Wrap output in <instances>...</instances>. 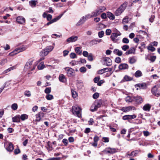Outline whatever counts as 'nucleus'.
<instances>
[{
	"label": "nucleus",
	"mask_w": 160,
	"mask_h": 160,
	"mask_svg": "<svg viewBox=\"0 0 160 160\" xmlns=\"http://www.w3.org/2000/svg\"><path fill=\"white\" fill-rule=\"evenodd\" d=\"M38 64V62H34L33 59H30L26 64L24 68V71L28 74L32 73V72L35 69Z\"/></svg>",
	"instance_id": "nucleus-1"
},
{
	"label": "nucleus",
	"mask_w": 160,
	"mask_h": 160,
	"mask_svg": "<svg viewBox=\"0 0 160 160\" xmlns=\"http://www.w3.org/2000/svg\"><path fill=\"white\" fill-rule=\"evenodd\" d=\"M54 48L53 46H49L47 47L44 50H42L40 52V55L42 57L40 59V60L41 61L44 59L43 57L47 55L48 53L52 50Z\"/></svg>",
	"instance_id": "nucleus-2"
},
{
	"label": "nucleus",
	"mask_w": 160,
	"mask_h": 160,
	"mask_svg": "<svg viewBox=\"0 0 160 160\" xmlns=\"http://www.w3.org/2000/svg\"><path fill=\"white\" fill-rule=\"evenodd\" d=\"M102 104V100L98 99L96 100L92 105L90 110L92 112H94L97 110L100 107Z\"/></svg>",
	"instance_id": "nucleus-3"
},
{
	"label": "nucleus",
	"mask_w": 160,
	"mask_h": 160,
	"mask_svg": "<svg viewBox=\"0 0 160 160\" xmlns=\"http://www.w3.org/2000/svg\"><path fill=\"white\" fill-rule=\"evenodd\" d=\"M73 114L78 118L81 117V110L79 107L77 105L73 106L72 107Z\"/></svg>",
	"instance_id": "nucleus-4"
},
{
	"label": "nucleus",
	"mask_w": 160,
	"mask_h": 160,
	"mask_svg": "<svg viewBox=\"0 0 160 160\" xmlns=\"http://www.w3.org/2000/svg\"><path fill=\"white\" fill-rule=\"evenodd\" d=\"M127 3L124 2L122 4L115 12L114 14L116 16H118L125 10L127 7Z\"/></svg>",
	"instance_id": "nucleus-5"
},
{
	"label": "nucleus",
	"mask_w": 160,
	"mask_h": 160,
	"mask_svg": "<svg viewBox=\"0 0 160 160\" xmlns=\"http://www.w3.org/2000/svg\"><path fill=\"white\" fill-rule=\"evenodd\" d=\"M151 91L152 93L155 96L158 97L160 95V87L158 85L154 86Z\"/></svg>",
	"instance_id": "nucleus-6"
},
{
	"label": "nucleus",
	"mask_w": 160,
	"mask_h": 160,
	"mask_svg": "<svg viewBox=\"0 0 160 160\" xmlns=\"http://www.w3.org/2000/svg\"><path fill=\"white\" fill-rule=\"evenodd\" d=\"M121 35V33L118 31L116 32L112 33L110 36V38L113 42H117L119 40L118 37Z\"/></svg>",
	"instance_id": "nucleus-7"
},
{
	"label": "nucleus",
	"mask_w": 160,
	"mask_h": 160,
	"mask_svg": "<svg viewBox=\"0 0 160 160\" xmlns=\"http://www.w3.org/2000/svg\"><path fill=\"white\" fill-rule=\"evenodd\" d=\"M117 149L115 148H106L103 150V152L107 153L113 154L117 152Z\"/></svg>",
	"instance_id": "nucleus-8"
},
{
	"label": "nucleus",
	"mask_w": 160,
	"mask_h": 160,
	"mask_svg": "<svg viewBox=\"0 0 160 160\" xmlns=\"http://www.w3.org/2000/svg\"><path fill=\"white\" fill-rule=\"evenodd\" d=\"M4 146L7 150L9 152H12L14 149L13 145L10 142L5 143L4 144Z\"/></svg>",
	"instance_id": "nucleus-9"
},
{
	"label": "nucleus",
	"mask_w": 160,
	"mask_h": 160,
	"mask_svg": "<svg viewBox=\"0 0 160 160\" xmlns=\"http://www.w3.org/2000/svg\"><path fill=\"white\" fill-rule=\"evenodd\" d=\"M136 108L133 106L123 107L121 109V110L124 112H127L130 111L136 110Z\"/></svg>",
	"instance_id": "nucleus-10"
},
{
	"label": "nucleus",
	"mask_w": 160,
	"mask_h": 160,
	"mask_svg": "<svg viewBox=\"0 0 160 160\" xmlns=\"http://www.w3.org/2000/svg\"><path fill=\"white\" fill-rule=\"evenodd\" d=\"M65 69L66 73L69 77H71L74 75V70L72 68L67 67Z\"/></svg>",
	"instance_id": "nucleus-11"
},
{
	"label": "nucleus",
	"mask_w": 160,
	"mask_h": 160,
	"mask_svg": "<svg viewBox=\"0 0 160 160\" xmlns=\"http://www.w3.org/2000/svg\"><path fill=\"white\" fill-rule=\"evenodd\" d=\"M78 37L77 36H73L68 38L66 40L68 43L75 42L78 40Z\"/></svg>",
	"instance_id": "nucleus-12"
},
{
	"label": "nucleus",
	"mask_w": 160,
	"mask_h": 160,
	"mask_svg": "<svg viewBox=\"0 0 160 160\" xmlns=\"http://www.w3.org/2000/svg\"><path fill=\"white\" fill-rule=\"evenodd\" d=\"M26 49V48L23 46L16 48L13 51L15 52L14 54L16 55L20 52L25 50Z\"/></svg>",
	"instance_id": "nucleus-13"
},
{
	"label": "nucleus",
	"mask_w": 160,
	"mask_h": 160,
	"mask_svg": "<svg viewBox=\"0 0 160 160\" xmlns=\"http://www.w3.org/2000/svg\"><path fill=\"white\" fill-rule=\"evenodd\" d=\"M17 22L19 24H22L25 22V19L22 16H18L16 18Z\"/></svg>",
	"instance_id": "nucleus-14"
},
{
	"label": "nucleus",
	"mask_w": 160,
	"mask_h": 160,
	"mask_svg": "<svg viewBox=\"0 0 160 160\" xmlns=\"http://www.w3.org/2000/svg\"><path fill=\"white\" fill-rule=\"evenodd\" d=\"M102 42V40L100 39H94L92 40L90 42V44L92 46Z\"/></svg>",
	"instance_id": "nucleus-15"
},
{
	"label": "nucleus",
	"mask_w": 160,
	"mask_h": 160,
	"mask_svg": "<svg viewBox=\"0 0 160 160\" xmlns=\"http://www.w3.org/2000/svg\"><path fill=\"white\" fill-rule=\"evenodd\" d=\"M134 100L137 104L142 103L143 102L142 98L140 96H137L134 97Z\"/></svg>",
	"instance_id": "nucleus-16"
},
{
	"label": "nucleus",
	"mask_w": 160,
	"mask_h": 160,
	"mask_svg": "<svg viewBox=\"0 0 160 160\" xmlns=\"http://www.w3.org/2000/svg\"><path fill=\"white\" fill-rule=\"evenodd\" d=\"M151 107V106L149 104H146L143 106V109L145 111H149Z\"/></svg>",
	"instance_id": "nucleus-17"
},
{
	"label": "nucleus",
	"mask_w": 160,
	"mask_h": 160,
	"mask_svg": "<svg viewBox=\"0 0 160 160\" xmlns=\"http://www.w3.org/2000/svg\"><path fill=\"white\" fill-rule=\"evenodd\" d=\"M111 70V68H106L98 70L97 72L98 74H102L105 72H108V71H110Z\"/></svg>",
	"instance_id": "nucleus-18"
},
{
	"label": "nucleus",
	"mask_w": 160,
	"mask_h": 160,
	"mask_svg": "<svg viewBox=\"0 0 160 160\" xmlns=\"http://www.w3.org/2000/svg\"><path fill=\"white\" fill-rule=\"evenodd\" d=\"M119 68L120 69H126L128 68V65L126 63H122L120 64L119 66Z\"/></svg>",
	"instance_id": "nucleus-19"
},
{
	"label": "nucleus",
	"mask_w": 160,
	"mask_h": 160,
	"mask_svg": "<svg viewBox=\"0 0 160 160\" xmlns=\"http://www.w3.org/2000/svg\"><path fill=\"white\" fill-rule=\"evenodd\" d=\"M97 9L95 11L92 12L91 14H88L90 16V18H91L93 17H96L99 15Z\"/></svg>",
	"instance_id": "nucleus-20"
},
{
	"label": "nucleus",
	"mask_w": 160,
	"mask_h": 160,
	"mask_svg": "<svg viewBox=\"0 0 160 160\" xmlns=\"http://www.w3.org/2000/svg\"><path fill=\"white\" fill-rule=\"evenodd\" d=\"M12 121L13 122H20V116L17 115L12 118Z\"/></svg>",
	"instance_id": "nucleus-21"
},
{
	"label": "nucleus",
	"mask_w": 160,
	"mask_h": 160,
	"mask_svg": "<svg viewBox=\"0 0 160 160\" xmlns=\"http://www.w3.org/2000/svg\"><path fill=\"white\" fill-rule=\"evenodd\" d=\"M139 153V151L138 150H135L132 151L130 154H127V156L132 157L136 156Z\"/></svg>",
	"instance_id": "nucleus-22"
},
{
	"label": "nucleus",
	"mask_w": 160,
	"mask_h": 160,
	"mask_svg": "<svg viewBox=\"0 0 160 160\" xmlns=\"http://www.w3.org/2000/svg\"><path fill=\"white\" fill-rule=\"evenodd\" d=\"M113 53L118 56H121L122 54V51L118 49H115L113 51Z\"/></svg>",
	"instance_id": "nucleus-23"
},
{
	"label": "nucleus",
	"mask_w": 160,
	"mask_h": 160,
	"mask_svg": "<svg viewBox=\"0 0 160 160\" xmlns=\"http://www.w3.org/2000/svg\"><path fill=\"white\" fill-rule=\"evenodd\" d=\"M105 63L107 66H110L111 64L112 60L108 58H106L104 59Z\"/></svg>",
	"instance_id": "nucleus-24"
},
{
	"label": "nucleus",
	"mask_w": 160,
	"mask_h": 160,
	"mask_svg": "<svg viewBox=\"0 0 160 160\" xmlns=\"http://www.w3.org/2000/svg\"><path fill=\"white\" fill-rule=\"evenodd\" d=\"M137 86L140 89H144L146 88L147 85L145 83H139L137 85Z\"/></svg>",
	"instance_id": "nucleus-25"
},
{
	"label": "nucleus",
	"mask_w": 160,
	"mask_h": 160,
	"mask_svg": "<svg viewBox=\"0 0 160 160\" xmlns=\"http://www.w3.org/2000/svg\"><path fill=\"white\" fill-rule=\"evenodd\" d=\"M106 10V8L104 6H101L98 8L97 10L99 14H100L102 12Z\"/></svg>",
	"instance_id": "nucleus-26"
},
{
	"label": "nucleus",
	"mask_w": 160,
	"mask_h": 160,
	"mask_svg": "<svg viewBox=\"0 0 160 160\" xmlns=\"http://www.w3.org/2000/svg\"><path fill=\"white\" fill-rule=\"evenodd\" d=\"M135 49L134 48H131L130 50L125 52V54L126 55H128L129 54L132 53H134L135 52Z\"/></svg>",
	"instance_id": "nucleus-27"
},
{
	"label": "nucleus",
	"mask_w": 160,
	"mask_h": 160,
	"mask_svg": "<svg viewBox=\"0 0 160 160\" xmlns=\"http://www.w3.org/2000/svg\"><path fill=\"white\" fill-rule=\"evenodd\" d=\"M125 101L126 102H132L133 101H134V97L128 96L125 98Z\"/></svg>",
	"instance_id": "nucleus-28"
},
{
	"label": "nucleus",
	"mask_w": 160,
	"mask_h": 160,
	"mask_svg": "<svg viewBox=\"0 0 160 160\" xmlns=\"http://www.w3.org/2000/svg\"><path fill=\"white\" fill-rule=\"evenodd\" d=\"M108 17L111 20H114L115 18L114 15L110 12L107 13Z\"/></svg>",
	"instance_id": "nucleus-29"
},
{
	"label": "nucleus",
	"mask_w": 160,
	"mask_h": 160,
	"mask_svg": "<svg viewBox=\"0 0 160 160\" xmlns=\"http://www.w3.org/2000/svg\"><path fill=\"white\" fill-rule=\"evenodd\" d=\"M142 75V72L140 70L137 71L134 73V76L137 78L141 77Z\"/></svg>",
	"instance_id": "nucleus-30"
},
{
	"label": "nucleus",
	"mask_w": 160,
	"mask_h": 160,
	"mask_svg": "<svg viewBox=\"0 0 160 160\" xmlns=\"http://www.w3.org/2000/svg\"><path fill=\"white\" fill-rule=\"evenodd\" d=\"M47 148L49 151H51L53 149V148L52 147V144L51 142H48Z\"/></svg>",
	"instance_id": "nucleus-31"
},
{
	"label": "nucleus",
	"mask_w": 160,
	"mask_h": 160,
	"mask_svg": "<svg viewBox=\"0 0 160 160\" xmlns=\"http://www.w3.org/2000/svg\"><path fill=\"white\" fill-rule=\"evenodd\" d=\"M129 18L128 16L125 17L123 19L122 21V23L124 24L126 23H128V22Z\"/></svg>",
	"instance_id": "nucleus-32"
},
{
	"label": "nucleus",
	"mask_w": 160,
	"mask_h": 160,
	"mask_svg": "<svg viewBox=\"0 0 160 160\" xmlns=\"http://www.w3.org/2000/svg\"><path fill=\"white\" fill-rule=\"evenodd\" d=\"M136 61V59L134 57H131L129 58V62L130 64H133Z\"/></svg>",
	"instance_id": "nucleus-33"
},
{
	"label": "nucleus",
	"mask_w": 160,
	"mask_h": 160,
	"mask_svg": "<svg viewBox=\"0 0 160 160\" xmlns=\"http://www.w3.org/2000/svg\"><path fill=\"white\" fill-rule=\"evenodd\" d=\"M75 50L76 52L78 54H81L82 53V50L79 47H77L75 48Z\"/></svg>",
	"instance_id": "nucleus-34"
},
{
	"label": "nucleus",
	"mask_w": 160,
	"mask_h": 160,
	"mask_svg": "<svg viewBox=\"0 0 160 160\" xmlns=\"http://www.w3.org/2000/svg\"><path fill=\"white\" fill-rule=\"evenodd\" d=\"M37 1H29V3L30 5V6H31V7L32 8H33V7H35L36 5V2Z\"/></svg>",
	"instance_id": "nucleus-35"
},
{
	"label": "nucleus",
	"mask_w": 160,
	"mask_h": 160,
	"mask_svg": "<svg viewBox=\"0 0 160 160\" xmlns=\"http://www.w3.org/2000/svg\"><path fill=\"white\" fill-rule=\"evenodd\" d=\"M28 116L26 114H23L20 116V119L24 121L28 118Z\"/></svg>",
	"instance_id": "nucleus-36"
},
{
	"label": "nucleus",
	"mask_w": 160,
	"mask_h": 160,
	"mask_svg": "<svg viewBox=\"0 0 160 160\" xmlns=\"http://www.w3.org/2000/svg\"><path fill=\"white\" fill-rule=\"evenodd\" d=\"M62 14H61L58 16L56 17L55 18H54L53 19L51 20L52 22V23H53L54 22H55L56 21H57L58 20H59L62 17Z\"/></svg>",
	"instance_id": "nucleus-37"
},
{
	"label": "nucleus",
	"mask_w": 160,
	"mask_h": 160,
	"mask_svg": "<svg viewBox=\"0 0 160 160\" xmlns=\"http://www.w3.org/2000/svg\"><path fill=\"white\" fill-rule=\"evenodd\" d=\"M45 66L43 64V63L41 62L38 66V68L39 70H41L44 68Z\"/></svg>",
	"instance_id": "nucleus-38"
},
{
	"label": "nucleus",
	"mask_w": 160,
	"mask_h": 160,
	"mask_svg": "<svg viewBox=\"0 0 160 160\" xmlns=\"http://www.w3.org/2000/svg\"><path fill=\"white\" fill-rule=\"evenodd\" d=\"M46 98L48 100H51L53 98V97L52 95L48 94L46 95Z\"/></svg>",
	"instance_id": "nucleus-39"
},
{
	"label": "nucleus",
	"mask_w": 160,
	"mask_h": 160,
	"mask_svg": "<svg viewBox=\"0 0 160 160\" xmlns=\"http://www.w3.org/2000/svg\"><path fill=\"white\" fill-rule=\"evenodd\" d=\"M89 18H90L88 14L85 16H83L82 18V20H83L84 22H85Z\"/></svg>",
	"instance_id": "nucleus-40"
},
{
	"label": "nucleus",
	"mask_w": 160,
	"mask_h": 160,
	"mask_svg": "<svg viewBox=\"0 0 160 160\" xmlns=\"http://www.w3.org/2000/svg\"><path fill=\"white\" fill-rule=\"evenodd\" d=\"M18 105L16 103L13 104L11 106V108L13 110H15L17 109L18 108Z\"/></svg>",
	"instance_id": "nucleus-41"
},
{
	"label": "nucleus",
	"mask_w": 160,
	"mask_h": 160,
	"mask_svg": "<svg viewBox=\"0 0 160 160\" xmlns=\"http://www.w3.org/2000/svg\"><path fill=\"white\" fill-rule=\"evenodd\" d=\"M7 62V59H3L0 62V65L2 66L4 65Z\"/></svg>",
	"instance_id": "nucleus-42"
},
{
	"label": "nucleus",
	"mask_w": 160,
	"mask_h": 160,
	"mask_svg": "<svg viewBox=\"0 0 160 160\" xmlns=\"http://www.w3.org/2000/svg\"><path fill=\"white\" fill-rule=\"evenodd\" d=\"M122 42L124 43L128 44L129 42V40L128 38H124L122 39Z\"/></svg>",
	"instance_id": "nucleus-43"
},
{
	"label": "nucleus",
	"mask_w": 160,
	"mask_h": 160,
	"mask_svg": "<svg viewBox=\"0 0 160 160\" xmlns=\"http://www.w3.org/2000/svg\"><path fill=\"white\" fill-rule=\"evenodd\" d=\"M1 48H4L5 50H8L10 49V47L9 45L6 44V45L1 47Z\"/></svg>",
	"instance_id": "nucleus-44"
},
{
	"label": "nucleus",
	"mask_w": 160,
	"mask_h": 160,
	"mask_svg": "<svg viewBox=\"0 0 160 160\" xmlns=\"http://www.w3.org/2000/svg\"><path fill=\"white\" fill-rule=\"evenodd\" d=\"M72 97L74 98H76L78 96V94L74 90H72Z\"/></svg>",
	"instance_id": "nucleus-45"
},
{
	"label": "nucleus",
	"mask_w": 160,
	"mask_h": 160,
	"mask_svg": "<svg viewBox=\"0 0 160 160\" xmlns=\"http://www.w3.org/2000/svg\"><path fill=\"white\" fill-rule=\"evenodd\" d=\"M129 47L128 45L126 44L123 46L122 47V48L123 51H126L128 49H129Z\"/></svg>",
	"instance_id": "nucleus-46"
},
{
	"label": "nucleus",
	"mask_w": 160,
	"mask_h": 160,
	"mask_svg": "<svg viewBox=\"0 0 160 160\" xmlns=\"http://www.w3.org/2000/svg\"><path fill=\"white\" fill-rule=\"evenodd\" d=\"M104 32L103 31H101L98 32V36L99 38H102L104 35Z\"/></svg>",
	"instance_id": "nucleus-47"
},
{
	"label": "nucleus",
	"mask_w": 160,
	"mask_h": 160,
	"mask_svg": "<svg viewBox=\"0 0 160 160\" xmlns=\"http://www.w3.org/2000/svg\"><path fill=\"white\" fill-rule=\"evenodd\" d=\"M94 82L95 83H97V85L99 86H101L104 82L103 81H94Z\"/></svg>",
	"instance_id": "nucleus-48"
},
{
	"label": "nucleus",
	"mask_w": 160,
	"mask_h": 160,
	"mask_svg": "<svg viewBox=\"0 0 160 160\" xmlns=\"http://www.w3.org/2000/svg\"><path fill=\"white\" fill-rule=\"evenodd\" d=\"M51 92V88H47L45 89L44 90L45 92L47 94H48L50 93Z\"/></svg>",
	"instance_id": "nucleus-49"
},
{
	"label": "nucleus",
	"mask_w": 160,
	"mask_h": 160,
	"mask_svg": "<svg viewBox=\"0 0 160 160\" xmlns=\"http://www.w3.org/2000/svg\"><path fill=\"white\" fill-rule=\"evenodd\" d=\"M152 46V45L151 46H149L147 48L148 50L151 51L152 52H153L155 50V48Z\"/></svg>",
	"instance_id": "nucleus-50"
},
{
	"label": "nucleus",
	"mask_w": 160,
	"mask_h": 160,
	"mask_svg": "<svg viewBox=\"0 0 160 160\" xmlns=\"http://www.w3.org/2000/svg\"><path fill=\"white\" fill-rule=\"evenodd\" d=\"M88 60L90 61H92L93 60V56L92 53H90L89 55L87 57Z\"/></svg>",
	"instance_id": "nucleus-51"
},
{
	"label": "nucleus",
	"mask_w": 160,
	"mask_h": 160,
	"mask_svg": "<svg viewBox=\"0 0 160 160\" xmlns=\"http://www.w3.org/2000/svg\"><path fill=\"white\" fill-rule=\"evenodd\" d=\"M70 57L71 58H77V56L76 54L74 53H71L70 55Z\"/></svg>",
	"instance_id": "nucleus-52"
},
{
	"label": "nucleus",
	"mask_w": 160,
	"mask_h": 160,
	"mask_svg": "<svg viewBox=\"0 0 160 160\" xmlns=\"http://www.w3.org/2000/svg\"><path fill=\"white\" fill-rule=\"evenodd\" d=\"M84 21H83V20H82V18L79 20V22H78L77 24H76V25L77 26H79L82 24H83V23H84Z\"/></svg>",
	"instance_id": "nucleus-53"
},
{
	"label": "nucleus",
	"mask_w": 160,
	"mask_h": 160,
	"mask_svg": "<svg viewBox=\"0 0 160 160\" xmlns=\"http://www.w3.org/2000/svg\"><path fill=\"white\" fill-rule=\"evenodd\" d=\"M24 94L26 96L28 97H30L31 95L30 92L29 91H25L24 92Z\"/></svg>",
	"instance_id": "nucleus-54"
},
{
	"label": "nucleus",
	"mask_w": 160,
	"mask_h": 160,
	"mask_svg": "<svg viewBox=\"0 0 160 160\" xmlns=\"http://www.w3.org/2000/svg\"><path fill=\"white\" fill-rule=\"evenodd\" d=\"M62 142L64 144L65 146H66L68 143V141L67 139H63L62 140Z\"/></svg>",
	"instance_id": "nucleus-55"
},
{
	"label": "nucleus",
	"mask_w": 160,
	"mask_h": 160,
	"mask_svg": "<svg viewBox=\"0 0 160 160\" xmlns=\"http://www.w3.org/2000/svg\"><path fill=\"white\" fill-rule=\"evenodd\" d=\"M99 96V94L98 92H96L93 94L92 97L94 99H96Z\"/></svg>",
	"instance_id": "nucleus-56"
},
{
	"label": "nucleus",
	"mask_w": 160,
	"mask_h": 160,
	"mask_svg": "<svg viewBox=\"0 0 160 160\" xmlns=\"http://www.w3.org/2000/svg\"><path fill=\"white\" fill-rule=\"evenodd\" d=\"M130 115H125L123 117L122 119L124 120H130Z\"/></svg>",
	"instance_id": "nucleus-57"
},
{
	"label": "nucleus",
	"mask_w": 160,
	"mask_h": 160,
	"mask_svg": "<svg viewBox=\"0 0 160 160\" xmlns=\"http://www.w3.org/2000/svg\"><path fill=\"white\" fill-rule=\"evenodd\" d=\"M65 76L63 74H60L59 77V80H62L63 79H65Z\"/></svg>",
	"instance_id": "nucleus-58"
},
{
	"label": "nucleus",
	"mask_w": 160,
	"mask_h": 160,
	"mask_svg": "<svg viewBox=\"0 0 160 160\" xmlns=\"http://www.w3.org/2000/svg\"><path fill=\"white\" fill-rule=\"evenodd\" d=\"M41 118L39 116L38 114L36 115V121L37 122H39L40 121Z\"/></svg>",
	"instance_id": "nucleus-59"
},
{
	"label": "nucleus",
	"mask_w": 160,
	"mask_h": 160,
	"mask_svg": "<svg viewBox=\"0 0 160 160\" xmlns=\"http://www.w3.org/2000/svg\"><path fill=\"white\" fill-rule=\"evenodd\" d=\"M111 32V30L110 29H107L106 31V34L107 35H109Z\"/></svg>",
	"instance_id": "nucleus-60"
},
{
	"label": "nucleus",
	"mask_w": 160,
	"mask_h": 160,
	"mask_svg": "<svg viewBox=\"0 0 160 160\" xmlns=\"http://www.w3.org/2000/svg\"><path fill=\"white\" fill-rule=\"evenodd\" d=\"M115 62L118 63H119L121 62V58L119 57H117L115 59Z\"/></svg>",
	"instance_id": "nucleus-61"
},
{
	"label": "nucleus",
	"mask_w": 160,
	"mask_h": 160,
	"mask_svg": "<svg viewBox=\"0 0 160 160\" xmlns=\"http://www.w3.org/2000/svg\"><path fill=\"white\" fill-rule=\"evenodd\" d=\"M80 71L82 72H85L86 71V68L84 67H82L80 68Z\"/></svg>",
	"instance_id": "nucleus-62"
},
{
	"label": "nucleus",
	"mask_w": 160,
	"mask_h": 160,
	"mask_svg": "<svg viewBox=\"0 0 160 160\" xmlns=\"http://www.w3.org/2000/svg\"><path fill=\"white\" fill-rule=\"evenodd\" d=\"M103 142H109V138L107 137H103L102 138Z\"/></svg>",
	"instance_id": "nucleus-63"
},
{
	"label": "nucleus",
	"mask_w": 160,
	"mask_h": 160,
	"mask_svg": "<svg viewBox=\"0 0 160 160\" xmlns=\"http://www.w3.org/2000/svg\"><path fill=\"white\" fill-rule=\"evenodd\" d=\"M52 18V16L51 15L48 14V15L47 17V20L48 21H50L51 20V19Z\"/></svg>",
	"instance_id": "nucleus-64"
}]
</instances>
